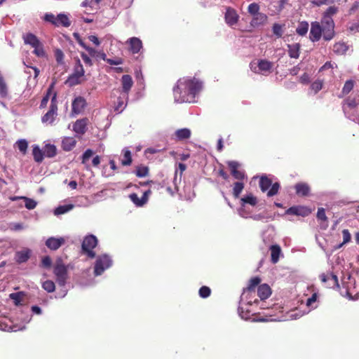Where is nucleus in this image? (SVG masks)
Segmentation results:
<instances>
[{"mask_svg":"<svg viewBox=\"0 0 359 359\" xmlns=\"http://www.w3.org/2000/svg\"><path fill=\"white\" fill-rule=\"evenodd\" d=\"M201 88L202 83L195 78L180 79L173 88L175 99L178 102H193Z\"/></svg>","mask_w":359,"mask_h":359,"instance_id":"f257e3e1","label":"nucleus"},{"mask_svg":"<svg viewBox=\"0 0 359 359\" xmlns=\"http://www.w3.org/2000/svg\"><path fill=\"white\" fill-rule=\"evenodd\" d=\"M85 71L81 61L79 58L76 60V64L74 67L73 73L69 75L66 81V83L70 86H74L81 83L82 78L84 76Z\"/></svg>","mask_w":359,"mask_h":359,"instance_id":"f03ea898","label":"nucleus"},{"mask_svg":"<svg viewBox=\"0 0 359 359\" xmlns=\"http://www.w3.org/2000/svg\"><path fill=\"white\" fill-rule=\"evenodd\" d=\"M53 273L56 280L60 286H64L68 278L67 266H66L62 258H57L53 269Z\"/></svg>","mask_w":359,"mask_h":359,"instance_id":"7ed1b4c3","label":"nucleus"},{"mask_svg":"<svg viewBox=\"0 0 359 359\" xmlns=\"http://www.w3.org/2000/svg\"><path fill=\"white\" fill-rule=\"evenodd\" d=\"M259 186L262 192H266L269 187L271 189L267 192L268 197H272L278 193L280 184L278 182L272 183V180L266 175H262L259 178Z\"/></svg>","mask_w":359,"mask_h":359,"instance_id":"20e7f679","label":"nucleus"},{"mask_svg":"<svg viewBox=\"0 0 359 359\" xmlns=\"http://www.w3.org/2000/svg\"><path fill=\"white\" fill-rule=\"evenodd\" d=\"M98 241L94 235L90 234L86 236L81 245V252L86 255L88 258L93 259L95 257V252L93 249L97 245Z\"/></svg>","mask_w":359,"mask_h":359,"instance_id":"39448f33","label":"nucleus"},{"mask_svg":"<svg viewBox=\"0 0 359 359\" xmlns=\"http://www.w3.org/2000/svg\"><path fill=\"white\" fill-rule=\"evenodd\" d=\"M112 264V260L107 255H102L97 257L94 266L95 276H100Z\"/></svg>","mask_w":359,"mask_h":359,"instance_id":"423d86ee","label":"nucleus"},{"mask_svg":"<svg viewBox=\"0 0 359 359\" xmlns=\"http://www.w3.org/2000/svg\"><path fill=\"white\" fill-rule=\"evenodd\" d=\"M50 105L49 110L42 116L41 121L45 123L52 124L57 115V93H54L50 99Z\"/></svg>","mask_w":359,"mask_h":359,"instance_id":"0eeeda50","label":"nucleus"},{"mask_svg":"<svg viewBox=\"0 0 359 359\" xmlns=\"http://www.w3.org/2000/svg\"><path fill=\"white\" fill-rule=\"evenodd\" d=\"M334 24L332 18L323 17L322 21V33L325 40L330 41L334 36Z\"/></svg>","mask_w":359,"mask_h":359,"instance_id":"6e6552de","label":"nucleus"},{"mask_svg":"<svg viewBox=\"0 0 359 359\" xmlns=\"http://www.w3.org/2000/svg\"><path fill=\"white\" fill-rule=\"evenodd\" d=\"M253 65L254 63H250V68L254 72L266 75L272 72L273 64L267 60L261 59L257 61V67H254Z\"/></svg>","mask_w":359,"mask_h":359,"instance_id":"1a4fd4ad","label":"nucleus"},{"mask_svg":"<svg viewBox=\"0 0 359 359\" xmlns=\"http://www.w3.org/2000/svg\"><path fill=\"white\" fill-rule=\"evenodd\" d=\"M320 280L327 283L330 288H339V284L337 276L332 273H323L320 276Z\"/></svg>","mask_w":359,"mask_h":359,"instance_id":"9d476101","label":"nucleus"},{"mask_svg":"<svg viewBox=\"0 0 359 359\" xmlns=\"http://www.w3.org/2000/svg\"><path fill=\"white\" fill-rule=\"evenodd\" d=\"M227 165L231 170V174L235 179L241 181L245 178V172L238 170L240 166L238 162L231 161L227 162Z\"/></svg>","mask_w":359,"mask_h":359,"instance_id":"9b49d317","label":"nucleus"},{"mask_svg":"<svg viewBox=\"0 0 359 359\" xmlns=\"http://www.w3.org/2000/svg\"><path fill=\"white\" fill-rule=\"evenodd\" d=\"M86 106V100L83 97L79 96L76 97L72 102V112L75 114H79L84 110Z\"/></svg>","mask_w":359,"mask_h":359,"instance_id":"f8f14e48","label":"nucleus"},{"mask_svg":"<svg viewBox=\"0 0 359 359\" xmlns=\"http://www.w3.org/2000/svg\"><path fill=\"white\" fill-rule=\"evenodd\" d=\"M65 243V240L62 237L55 238L50 237L46 241V245L51 250H57Z\"/></svg>","mask_w":359,"mask_h":359,"instance_id":"ddd939ff","label":"nucleus"},{"mask_svg":"<svg viewBox=\"0 0 359 359\" xmlns=\"http://www.w3.org/2000/svg\"><path fill=\"white\" fill-rule=\"evenodd\" d=\"M286 213L288 215L306 217L311 213V210L309 208L304 206H292L286 210Z\"/></svg>","mask_w":359,"mask_h":359,"instance_id":"4468645a","label":"nucleus"},{"mask_svg":"<svg viewBox=\"0 0 359 359\" xmlns=\"http://www.w3.org/2000/svg\"><path fill=\"white\" fill-rule=\"evenodd\" d=\"M322 28L318 22L311 23V27L310 31V39L312 41H318L321 37Z\"/></svg>","mask_w":359,"mask_h":359,"instance_id":"2eb2a0df","label":"nucleus"},{"mask_svg":"<svg viewBox=\"0 0 359 359\" xmlns=\"http://www.w3.org/2000/svg\"><path fill=\"white\" fill-rule=\"evenodd\" d=\"M121 81L122 86V93H125L128 97V95L133 86V79L129 74H124L122 76Z\"/></svg>","mask_w":359,"mask_h":359,"instance_id":"dca6fc26","label":"nucleus"},{"mask_svg":"<svg viewBox=\"0 0 359 359\" xmlns=\"http://www.w3.org/2000/svg\"><path fill=\"white\" fill-rule=\"evenodd\" d=\"M238 15L235 9L228 7L225 13L226 22L229 25H233L237 23Z\"/></svg>","mask_w":359,"mask_h":359,"instance_id":"f3484780","label":"nucleus"},{"mask_svg":"<svg viewBox=\"0 0 359 359\" xmlns=\"http://www.w3.org/2000/svg\"><path fill=\"white\" fill-rule=\"evenodd\" d=\"M128 43H129V50L133 54L139 53L142 48V41L139 38L131 37L128 40Z\"/></svg>","mask_w":359,"mask_h":359,"instance_id":"a211bd4d","label":"nucleus"},{"mask_svg":"<svg viewBox=\"0 0 359 359\" xmlns=\"http://www.w3.org/2000/svg\"><path fill=\"white\" fill-rule=\"evenodd\" d=\"M261 283V278L258 276H255L252 278L249 282L246 288L243 290V294H251L252 292H255V288L259 285Z\"/></svg>","mask_w":359,"mask_h":359,"instance_id":"6ab92c4d","label":"nucleus"},{"mask_svg":"<svg viewBox=\"0 0 359 359\" xmlns=\"http://www.w3.org/2000/svg\"><path fill=\"white\" fill-rule=\"evenodd\" d=\"M87 130V119L77 120L73 126V130L79 135H83Z\"/></svg>","mask_w":359,"mask_h":359,"instance_id":"aec40b11","label":"nucleus"},{"mask_svg":"<svg viewBox=\"0 0 359 359\" xmlns=\"http://www.w3.org/2000/svg\"><path fill=\"white\" fill-rule=\"evenodd\" d=\"M297 195L299 196H307L310 192V187L305 182H299L294 185Z\"/></svg>","mask_w":359,"mask_h":359,"instance_id":"412c9836","label":"nucleus"},{"mask_svg":"<svg viewBox=\"0 0 359 359\" xmlns=\"http://www.w3.org/2000/svg\"><path fill=\"white\" fill-rule=\"evenodd\" d=\"M271 294V290L267 284H262L258 287L257 295L261 300L266 299Z\"/></svg>","mask_w":359,"mask_h":359,"instance_id":"4be33fe9","label":"nucleus"},{"mask_svg":"<svg viewBox=\"0 0 359 359\" xmlns=\"http://www.w3.org/2000/svg\"><path fill=\"white\" fill-rule=\"evenodd\" d=\"M76 144V140L72 137H65L62 141V148L65 151L72 150Z\"/></svg>","mask_w":359,"mask_h":359,"instance_id":"5701e85b","label":"nucleus"},{"mask_svg":"<svg viewBox=\"0 0 359 359\" xmlns=\"http://www.w3.org/2000/svg\"><path fill=\"white\" fill-rule=\"evenodd\" d=\"M267 20L268 17L266 14L263 13H259L252 17L250 24L253 27H258L265 24Z\"/></svg>","mask_w":359,"mask_h":359,"instance_id":"b1692460","label":"nucleus"},{"mask_svg":"<svg viewBox=\"0 0 359 359\" xmlns=\"http://www.w3.org/2000/svg\"><path fill=\"white\" fill-rule=\"evenodd\" d=\"M269 250L271 251V260L272 263H277L279 260L280 255L281 254V248L280 245L277 244L272 245L269 248Z\"/></svg>","mask_w":359,"mask_h":359,"instance_id":"393cba45","label":"nucleus"},{"mask_svg":"<svg viewBox=\"0 0 359 359\" xmlns=\"http://www.w3.org/2000/svg\"><path fill=\"white\" fill-rule=\"evenodd\" d=\"M288 55L291 58L297 59L299 57L300 44L298 43L288 44Z\"/></svg>","mask_w":359,"mask_h":359,"instance_id":"a878e982","label":"nucleus"},{"mask_svg":"<svg viewBox=\"0 0 359 359\" xmlns=\"http://www.w3.org/2000/svg\"><path fill=\"white\" fill-rule=\"evenodd\" d=\"M257 203V198L252 194H248L241 198V206H245V204H249L252 206H255Z\"/></svg>","mask_w":359,"mask_h":359,"instance_id":"bb28decb","label":"nucleus"},{"mask_svg":"<svg viewBox=\"0 0 359 359\" xmlns=\"http://www.w3.org/2000/svg\"><path fill=\"white\" fill-rule=\"evenodd\" d=\"M24 42L26 44H29L32 47L39 46L41 43L39 39L32 33H27L23 36Z\"/></svg>","mask_w":359,"mask_h":359,"instance_id":"cd10ccee","label":"nucleus"},{"mask_svg":"<svg viewBox=\"0 0 359 359\" xmlns=\"http://www.w3.org/2000/svg\"><path fill=\"white\" fill-rule=\"evenodd\" d=\"M30 250H22L17 252L15 254L16 262L19 264L26 262L30 257Z\"/></svg>","mask_w":359,"mask_h":359,"instance_id":"c85d7f7f","label":"nucleus"},{"mask_svg":"<svg viewBox=\"0 0 359 359\" xmlns=\"http://www.w3.org/2000/svg\"><path fill=\"white\" fill-rule=\"evenodd\" d=\"M53 86L54 84L52 83L48 88L46 95L43 96V99L41 100V104H40V108L43 109L47 106L48 102L50 99V97H53V93H55L53 90Z\"/></svg>","mask_w":359,"mask_h":359,"instance_id":"c756f323","label":"nucleus"},{"mask_svg":"<svg viewBox=\"0 0 359 359\" xmlns=\"http://www.w3.org/2000/svg\"><path fill=\"white\" fill-rule=\"evenodd\" d=\"M56 27L63 26L65 27H68L71 25V22L68 18V16L65 14L60 13L57 15L56 20Z\"/></svg>","mask_w":359,"mask_h":359,"instance_id":"7c9ffc66","label":"nucleus"},{"mask_svg":"<svg viewBox=\"0 0 359 359\" xmlns=\"http://www.w3.org/2000/svg\"><path fill=\"white\" fill-rule=\"evenodd\" d=\"M175 134L178 140H187L191 136V130L188 128H182L176 130Z\"/></svg>","mask_w":359,"mask_h":359,"instance_id":"2f4dec72","label":"nucleus"},{"mask_svg":"<svg viewBox=\"0 0 359 359\" xmlns=\"http://www.w3.org/2000/svg\"><path fill=\"white\" fill-rule=\"evenodd\" d=\"M32 154L34 159L36 163H41L43 160V156H45L44 151H41L38 146H34L33 147Z\"/></svg>","mask_w":359,"mask_h":359,"instance_id":"473e14b6","label":"nucleus"},{"mask_svg":"<svg viewBox=\"0 0 359 359\" xmlns=\"http://www.w3.org/2000/svg\"><path fill=\"white\" fill-rule=\"evenodd\" d=\"M243 189H244V183L243 182H242L241 181L234 182L233 185V192H232L233 197L235 198H238L240 196V194L243 191Z\"/></svg>","mask_w":359,"mask_h":359,"instance_id":"72a5a7b5","label":"nucleus"},{"mask_svg":"<svg viewBox=\"0 0 359 359\" xmlns=\"http://www.w3.org/2000/svg\"><path fill=\"white\" fill-rule=\"evenodd\" d=\"M43 151L45 156L48 158H53L57 154L56 147L50 144H46Z\"/></svg>","mask_w":359,"mask_h":359,"instance_id":"f704fd0d","label":"nucleus"},{"mask_svg":"<svg viewBox=\"0 0 359 359\" xmlns=\"http://www.w3.org/2000/svg\"><path fill=\"white\" fill-rule=\"evenodd\" d=\"M94 152L92 149H86L81 156V163L85 165V167L87 170L90 169L89 164L88 163L90 157L93 156Z\"/></svg>","mask_w":359,"mask_h":359,"instance_id":"c9c22d12","label":"nucleus"},{"mask_svg":"<svg viewBox=\"0 0 359 359\" xmlns=\"http://www.w3.org/2000/svg\"><path fill=\"white\" fill-rule=\"evenodd\" d=\"M347 50L348 46L344 42H338L333 46V51L339 55L344 54Z\"/></svg>","mask_w":359,"mask_h":359,"instance_id":"e433bc0d","label":"nucleus"},{"mask_svg":"<svg viewBox=\"0 0 359 359\" xmlns=\"http://www.w3.org/2000/svg\"><path fill=\"white\" fill-rule=\"evenodd\" d=\"M18 198V197H15L13 198V201L15 200ZM19 198L20 199H22L25 201V208L28 210H33L36 208L37 203L34 200V199H32V198H27L26 196H21V197H19Z\"/></svg>","mask_w":359,"mask_h":359,"instance_id":"4c0bfd02","label":"nucleus"},{"mask_svg":"<svg viewBox=\"0 0 359 359\" xmlns=\"http://www.w3.org/2000/svg\"><path fill=\"white\" fill-rule=\"evenodd\" d=\"M309 29V23L307 22H301L296 29L297 33L300 36H304Z\"/></svg>","mask_w":359,"mask_h":359,"instance_id":"58836bf2","label":"nucleus"},{"mask_svg":"<svg viewBox=\"0 0 359 359\" xmlns=\"http://www.w3.org/2000/svg\"><path fill=\"white\" fill-rule=\"evenodd\" d=\"M129 198L133 201V203L137 207H142L144 204H146L145 201H144L142 197L140 198L137 194L135 193L130 194L129 195Z\"/></svg>","mask_w":359,"mask_h":359,"instance_id":"ea45409f","label":"nucleus"},{"mask_svg":"<svg viewBox=\"0 0 359 359\" xmlns=\"http://www.w3.org/2000/svg\"><path fill=\"white\" fill-rule=\"evenodd\" d=\"M135 175L138 177H144L149 175V168L144 165H139L136 168Z\"/></svg>","mask_w":359,"mask_h":359,"instance_id":"a19ab883","label":"nucleus"},{"mask_svg":"<svg viewBox=\"0 0 359 359\" xmlns=\"http://www.w3.org/2000/svg\"><path fill=\"white\" fill-rule=\"evenodd\" d=\"M8 95V88L4 79L0 73V96L6 97Z\"/></svg>","mask_w":359,"mask_h":359,"instance_id":"79ce46f5","label":"nucleus"},{"mask_svg":"<svg viewBox=\"0 0 359 359\" xmlns=\"http://www.w3.org/2000/svg\"><path fill=\"white\" fill-rule=\"evenodd\" d=\"M123 152V158L121 160V164L124 166L130 165L132 163L131 153L128 149L124 150Z\"/></svg>","mask_w":359,"mask_h":359,"instance_id":"37998d69","label":"nucleus"},{"mask_svg":"<svg viewBox=\"0 0 359 359\" xmlns=\"http://www.w3.org/2000/svg\"><path fill=\"white\" fill-rule=\"evenodd\" d=\"M346 105L349 109H354L357 107L358 102L355 98L348 97L344 101L343 110L345 111Z\"/></svg>","mask_w":359,"mask_h":359,"instance_id":"c03bdc74","label":"nucleus"},{"mask_svg":"<svg viewBox=\"0 0 359 359\" xmlns=\"http://www.w3.org/2000/svg\"><path fill=\"white\" fill-rule=\"evenodd\" d=\"M73 207H74V205H71V204L60 205L55 210V215L65 214V213L67 212L68 211H69L70 210H72L73 208Z\"/></svg>","mask_w":359,"mask_h":359,"instance_id":"a18cd8bd","label":"nucleus"},{"mask_svg":"<svg viewBox=\"0 0 359 359\" xmlns=\"http://www.w3.org/2000/svg\"><path fill=\"white\" fill-rule=\"evenodd\" d=\"M323 86V81L318 79L311 83L310 88H311V90L312 91H313V93L315 94H316L318 92H319L322 89Z\"/></svg>","mask_w":359,"mask_h":359,"instance_id":"49530a36","label":"nucleus"},{"mask_svg":"<svg viewBox=\"0 0 359 359\" xmlns=\"http://www.w3.org/2000/svg\"><path fill=\"white\" fill-rule=\"evenodd\" d=\"M259 5L257 3H252L248 7V12L253 17L259 12Z\"/></svg>","mask_w":359,"mask_h":359,"instance_id":"de8ad7c7","label":"nucleus"},{"mask_svg":"<svg viewBox=\"0 0 359 359\" xmlns=\"http://www.w3.org/2000/svg\"><path fill=\"white\" fill-rule=\"evenodd\" d=\"M42 287L48 292H53L55 291V285L53 281L48 280L43 283Z\"/></svg>","mask_w":359,"mask_h":359,"instance_id":"09e8293b","label":"nucleus"},{"mask_svg":"<svg viewBox=\"0 0 359 359\" xmlns=\"http://www.w3.org/2000/svg\"><path fill=\"white\" fill-rule=\"evenodd\" d=\"M354 81L350 79L345 82L344 86L342 88V93L344 95H347L349 93L354 86Z\"/></svg>","mask_w":359,"mask_h":359,"instance_id":"8fccbe9b","label":"nucleus"},{"mask_svg":"<svg viewBox=\"0 0 359 359\" xmlns=\"http://www.w3.org/2000/svg\"><path fill=\"white\" fill-rule=\"evenodd\" d=\"M34 50L33 53L38 57H45L46 52L43 49V46L41 43H39V46H36L34 47Z\"/></svg>","mask_w":359,"mask_h":359,"instance_id":"3c124183","label":"nucleus"},{"mask_svg":"<svg viewBox=\"0 0 359 359\" xmlns=\"http://www.w3.org/2000/svg\"><path fill=\"white\" fill-rule=\"evenodd\" d=\"M198 294L201 298H207L210 295L211 290L209 287L204 285L199 289Z\"/></svg>","mask_w":359,"mask_h":359,"instance_id":"603ef678","label":"nucleus"},{"mask_svg":"<svg viewBox=\"0 0 359 359\" xmlns=\"http://www.w3.org/2000/svg\"><path fill=\"white\" fill-rule=\"evenodd\" d=\"M54 55H55V57L57 62L58 64H63V60L65 57V55H64L63 52L62 51V50L57 48L54 51Z\"/></svg>","mask_w":359,"mask_h":359,"instance_id":"864d4df0","label":"nucleus"},{"mask_svg":"<svg viewBox=\"0 0 359 359\" xmlns=\"http://www.w3.org/2000/svg\"><path fill=\"white\" fill-rule=\"evenodd\" d=\"M18 149L22 153L25 154L27 149V142L25 140H20L17 142Z\"/></svg>","mask_w":359,"mask_h":359,"instance_id":"5fc2aeb1","label":"nucleus"},{"mask_svg":"<svg viewBox=\"0 0 359 359\" xmlns=\"http://www.w3.org/2000/svg\"><path fill=\"white\" fill-rule=\"evenodd\" d=\"M273 33L278 37L280 38L283 35L282 26L278 23H275L273 25Z\"/></svg>","mask_w":359,"mask_h":359,"instance_id":"6e6d98bb","label":"nucleus"},{"mask_svg":"<svg viewBox=\"0 0 359 359\" xmlns=\"http://www.w3.org/2000/svg\"><path fill=\"white\" fill-rule=\"evenodd\" d=\"M43 19L45 21L48 22L55 26H56V25H57V22H56L57 16H55V15H53L52 13H46L44 15Z\"/></svg>","mask_w":359,"mask_h":359,"instance_id":"4d7b16f0","label":"nucleus"},{"mask_svg":"<svg viewBox=\"0 0 359 359\" xmlns=\"http://www.w3.org/2000/svg\"><path fill=\"white\" fill-rule=\"evenodd\" d=\"M52 260L49 256H45L42 258L41 266L46 269L50 268Z\"/></svg>","mask_w":359,"mask_h":359,"instance_id":"13d9d810","label":"nucleus"},{"mask_svg":"<svg viewBox=\"0 0 359 359\" xmlns=\"http://www.w3.org/2000/svg\"><path fill=\"white\" fill-rule=\"evenodd\" d=\"M343 236V243L340 244L339 247L342 246L344 244L348 243L351 241V236L348 229H344L342 231Z\"/></svg>","mask_w":359,"mask_h":359,"instance_id":"bf43d9fd","label":"nucleus"},{"mask_svg":"<svg viewBox=\"0 0 359 359\" xmlns=\"http://www.w3.org/2000/svg\"><path fill=\"white\" fill-rule=\"evenodd\" d=\"M317 218L321 221H327V218L325 215V210L323 208H318L317 212Z\"/></svg>","mask_w":359,"mask_h":359,"instance_id":"052dcab7","label":"nucleus"},{"mask_svg":"<svg viewBox=\"0 0 359 359\" xmlns=\"http://www.w3.org/2000/svg\"><path fill=\"white\" fill-rule=\"evenodd\" d=\"M106 62L111 65H118L123 63V60L121 57H117L114 60L107 58V60H106Z\"/></svg>","mask_w":359,"mask_h":359,"instance_id":"680f3d73","label":"nucleus"},{"mask_svg":"<svg viewBox=\"0 0 359 359\" xmlns=\"http://www.w3.org/2000/svg\"><path fill=\"white\" fill-rule=\"evenodd\" d=\"M337 11V8L335 6H330L325 11L324 17L331 18V16L335 14Z\"/></svg>","mask_w":359,"mask_h":359,"instance_id":"e2e57ef3","label":"nucleus"},{"mask_svg":"<svg viewBox=\"0 0 359 359\" xmlns=\"http://www.w3.org/2000/svg\"><path fill=\"white\" fill-rule=\"evenodd\" d=\"M81 55L82 60H83V62H85L86 65H89V66L93 65L92 60L88 55H87L84 53H82Z\"/></svg>","mask_w":359,"mask_h":359,"instance_id":"0e129e2a","label":"nucleus"},{"mask_svg":"<svg viewBox=\"0 0 359 359\" xmlns=\"http://www.w3.org/2000/svg\"><path fill=\"white\" fill-rule=\"evenodd\" d=\"M10 297L11 299H12L13 300H14L15 302V304L16 305H18L20 304V293H11L10 294Z\"/></svg>","mask_w":359,"mask_h":359,"instance_id":"69168bd1","label":"nucleus"},{"mask_svg":"<svg viewBox=\"0 0 359 359\" xmlns=\"http://www.w3.org/2000/svg\"><path fill=\"white\" fill-rule=\"evenodd\" d=\"M74 37L77 41L79 44L82 46L83 48H86L87 46L85 44V43L83 41L81 38L80 37L79 34L78 33H74Z\"/></svg>","mask_w":359,"mask_h":359,"instance_id":"338daca9","label":"nucleus"},{"mask_svg":"<svg viewBox=\"0 0 359 359\" xmlns=\"http://www.w3.org/2000/svg\"><path fill=\"white\" fill-rule=\"evenodd\" d=\"M85 49L88 52L89 55L91 57H97L98 51H97L95 49L90 48L89 46H86Z\"/></svg>","mask_w":359,"mask_h":359,"instance_id":"774afa93","label":"nucleus"}]
</instances>
